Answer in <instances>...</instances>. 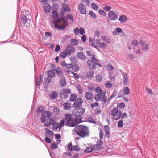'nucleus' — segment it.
Returning <instances> with one entry per match:
<instances>
[{"mask_svg":"<svg viewBox=\"0 0 158 158\" xmlns=\"http://www.w3.org/2000/svg\"><path fill=\"white\" fill-rule=\"evenodd\" d=\"M21 16H24L26 17H31V14L28 10H24L21 12Z\"/></svg>","mask_w":158,"mask_h":158,"instance_id":"19","label":"nucleus"},{"mask_svg":"<svg viewBox=\"0 0 158 158\" xmlns=\"http://www.w3.org/2000/svg\"><path fill=\"white\" fill-rule=\"evenodd\" d=\"M92 60H88L87 63L90 69H94L96 68V65H97L99 67H102V65L100 63H98V62L94 56L93 58H91Z\"/></svg>","mask_w":158,"mask_h":158,"instance_id":"7","label":"nucleus"},{"mask_svg":"<svg viewBox=\"0 0 158 158\" xmlns=\"http://www.w3.org/2000/svg\"><path fill=\"white\" fill-rule=\"evenodd\" d=\"M79 33L81 35H83L85 33L84 29L82 27L80 28L79 30Z\"/></svg>","mask_w":158,"mask_h":158,"instance_id":"64","label":"nucleus"},{"mask_svg":"<svg viewBox=\"0 0 158 158\" xmlns=\"http://www.w3.org/2000/svg\"><path fill=\"white\" fill-rule=\"evenodd\" d=\"M86 53L87 56H89V57H91V58H93L94 56V57L95 58V55L94 54V53H93V54H92L91 51H87Z\"/></svg>","mask_w":158,"mask_h":158,"instance_id":"47","label":"nucleus"},{"mask_svg":"<svg viewBox=\"0 0 158 158\" xmlns=\"http://www.w3.org/2000/svg\"><path fill=\"white\" fill-rule=\"evenodd\" d=\"M75 132L82 138L87 136L89 135L88 127L86 126L78 125L74 129Z\"/></svg>","mask_w":158,"mask_h":158,"instance_id":"2","label":"nucleus"},{"mask_svg":"<svg viewBox=\"0 0 158 158\" xmlns=\"http://www.w3.org/2000/svg\"><path fill=\"white\" fill-rule=\"evenodd\" d=\"M62 6L64 11L66 12L70 11V9L69 6L68 4L64 3L62 4Z\"/></svg>","mask_w":158,"mask_h":158,"instance_id":"25","label":"nucleus"},{"mask_svg":"<svg viewBox=\"0 0 158 158\" xmlns=\"http://www.w3.org/2000/svg\"><path fill=\"white\" fill-rule=\"evenodd\" d=\"M111 8H112L111 6H107L104 7L103 8V9L106 11H109L111 9Z\"/></svg>","mask_w":158,"mask_h":158,"instance_id":"58","label":"nucleus"},{"mask_svg":"<svg viewBox=\"0 0 158 158\" xmlns=\"http://www.w3.org/2000/svg\"><path fill=\"white\" fill-rule=\"evenodd\" d=\"M57 94L56 91L52 92L49 95V97L51 99H54L57 96Z\"/></svg>","mask_w":158,"mask_h":158,"instance_id":"21","label":"nucleus"},{"mask_svg":"<svg viewBox=\"0 0 158 158\" xmlns=\"http://www.w3.org/2000/svg\"><path fill=\"white\" fill-rule=\"evenodd\" d=\"M93 147L94 151H96L100 150L102 148V146H100L97 144L94 145Z\"/></svg>","mask_w":158,"mask_h":158,"instance_id":"27","label":"nucleus"},{"mask_svg":"<svg viewBox=\"0 0 158 158\" xmlns=\"http://www.w3.org/2000/svg\"><path fill=\"white\" fill-rule=\"evenodd\" d=\"M71 92L70 90L68 89H64L61 92V96L62 97L66 98L68 96V94Z\"/></svg>","mask_w":158,"mask_h":158,"instance_id":"11","label":"nucleus"},{"mask_svg":"<svg viewBox=\"0 0 158 158\" xmlns=\"http://www.w3.org/2000/svg\"><path fill=\"white\" fill-rule=\"evenodd\" d=\"M65 50L69 54V55H70L71 52L74 51V49L72 45H67V48Z\"/></svg>","mask_w":158,"mask_h":158,"instance_id":"14","label":"nucleus"},{"mask_svg":"<svg viewBox=\"0 0 158 158\" xmlns=\"http://www.w3.org/2000/svg\"><path fill=\"white\" fill-rule=\"evenodd\" d=\"M117 94V92L116 91H114L113 92L112 94L109 98V100L113 98L116 96Z\"/></svg>","mask_w":158,"mask_h":158,"instance_id":"56","label":"nucleus"},{"mask_svg":"<svg viewBox=\"0 0 158 158\" xmlns=\"http://www.w3.org/2000/svg\"><path fill=\"white\" fill-rule=\"evenodd\" d=\"M85 111V109L81 107L74 109L73 111L72 114L75 116V119L76 123L78 124L81 122V116L84 114Z\"/></svg>","mask_w":158,"mask_h":158,"instance_id":"3","label":"nucleus"},{"mask_svg":"<svg viewBox=\"0 0 158 158\" xmlns=\"http://www.w3.org/2000/svg\"><path fill=\"white\" fill-rule=\"evenodd\" d=\"M94 151L93 147H88L85 150V152H89Z\"/></svg>","mask_w":158,"mask_h":158,"instance_id":"41","label":"nucleus"},{"mask_svg":"<svg viewBox=\"0 0 158 158\" xmlns=\"http://www.w3.org/2000/svg\"><path fill=\"white\" fill-rule=\"evenodd\" d=\"M58 148L57 144L55 143H52L51 145V148L54 149Z\"/></svg>","mask_w":158,"mask_h":158,"instance_id":"61","label":"nucleus"},{"mask_svg":"<svg viewBox=\"0 0 158 158\" xmlns=\"http://www.w3.org/2000/svg\"><path fill=\"white\" fill-rule=\"evenodd\" d=\"M98 12L99 13L102 15H106V13L103 10L101 9H100L98 10Z\"/></svg>","mask_w":158,"mask_h":158,"instance_id":"60","label":"nucleus"},{"mask_svg":"<svg viewBox=\"0 0 158 158\" xmlns=\"http://www.w3.org/2000/svg\"><path fill=\"white\" fill-rule=\"evenodd\" d=\"M83 102V100L81 98H78L73 104V106L75 108H78L82 106Z\"/></svg>","mask_w":158,"mask_h":158,"instance_id":"10","label":"nucleus"},{"mask_svg":"<svg viewBox=\"0 0 158 158\" xmlns=\"http://www.w3.org/2000/svg\"><path fill=\"white\" fill-rule=\"evenodd\" d=\"M45 130L47 133L50 136L53 135V133L48 128H45Z\"/></svg>","mask_w":158,"mask_h":158,"instance_id":"45","label":"nucleus"},{"mask_svg":"<svg viewBox=\"0 0 158 158\" xmlns=\"http://www.w3.org/2000/svg\"><path fill=\"white\" fill-rule=\"evenodd\" d=\"M131 44L134 46H137L138 44V42L136 39H134L132 41Z\"/></svg>","mask_w":158,"mask_h":158,"instance_id":"54","label":"nucleus"},{"mask_svg":"<svg viewBox=\"0 0 158 158\" xmlns=\"http://www.w3.org/2000/svg\"><path fill=\"white\" fill-rule=\"evenodd\" d=\"M94 71L91 69H89L86 73L85 77L88 79H91L94 77Z\"/></svg>","mask_w":158,"mask_h":158,"instance_id":"13","label":"nucleus"},{"mask_svg":"<svg viewBox=\"0 0 158 158\" xmlns=\"http://www.w3.org/2000/svg\"><path fill=\"white\" fill-rule=\"evenodd\" d=\"M111 82L109 81H106L104 84L105 86L108 88L112 87L113 84L111 83Z\"/></svg>","mask_w":158,"mask_h":158,"instance_id":"29","label":"nucleus"},{"mask_svg":"<svg viewBox=\"0 0 158 158\" xmlns=\"http://www.w3.org/2000/svg\"><path fill=\"white\" fill-rule=\"evenodd\" d=\"M116 75H112L111 73L110 74V75L109 76V77L110 79L111 80V81H115L116 80Z\"/></svg>","mask_w":158,"mask_h":158,"instance_id":"37","label":"nucleus"},{"mask_svg":"<svg viewBox=\"0 0 158 158\" xmlns=\"http://www.w3.org/2000/svg\"><path fill=\"white\" fill-rule=\"evenodd\" d=\"M149 44H146L144 46H143L142 49L143 50L147 51L149 48Z\"/></svg>","mask_w":158,"mask_h":158,"instance_id":"53","label":"nucleus"},{"mask_svg":"<svg viewBox=\"0 0 158 158\" xmlns=\"http://www.w3.org/2000/svg\"><path fill=\"white\" fill-rule=\"evenodd\" d=\"M66 17L67 19H70L72 22H73V18L71 14H67L66 16Z\"/></svg>","mask_w":158,"mask_h":158,"instance_id":"62","label":"nucleus"},{"mask_svg":"<svg viewBox=\"0 0 158 158\" xmlns=\"http://www.w3.org/2000/svg\"><path fill=\"white\" fill-rule=\"evenodd\" d=\"M111 115L114 120H118L121 118V111L118 110V108L115 107L112 109L110 112Z\"/></svg>","mask_w":158,"mask_h":158,"instance_id":"5","label":"nucleus"},{"mask_svg":"<svg viewBox=\"0 0 158 158\" xmlns=\"http://www.w3.org/2000/svg\"><path fill=\"white\" fill-rule=\"evenodd\" d=\"M41 120L43 123H44L46 122V119L44 114H42V117L41 118Z\"/></svg>","mask_w":158,"mask_h":158,"instance_id":"63","label":"nucleus"},{"mask_svg":"<svg viewBox=\"0 0 158 158\" xmlns=\"http://www.w3.org/2000/svg\"><path fill=\"white\" fill-rule=\"evenodd\" d=\"M70 42L72 45H76L78 43V41L74 39H71L70 40Z\"/></svg>","mask_w":158,"mask_h":158,"instance_id":"51","label":"nucleus"},{"mask_svg":"<svg viewBox=\"0 0 158 158\" xmlns=\"http://www.w3.org/2000/svg\"><path fill=\"white\" fill-rule=\"evenodd\" d=\"M127 114L126 112H124L122 114L121 113V118L122 119H123L124 118H127Z\"/></svg>","mask_w":158,"mask_h":158,"instance_id":"52","label":"nucleus"},{"mask_svg":"<svg viewBox=\"0 0 158 158\" xmlns=\"http://www.w3.org/2000/svg\"><path fill=\"white\" fill-rule=\"evenodd\" d=\"M96 79L97 82H101L102 81V77L101 75L98 74L96 76Z\"/></svg>","mask_w":158,"mask_h":158,"instance_id":"39","label":"nucleus"},{"mask_svg":"<svg viewBox=\"0 0 158 158\" xmlns=\"http://www.w3.org/2000/svg\"><path fill=\"white\" fill-rule=\"evenodd\" d=\"M77 56L81 60H85L86 59V56L81 52H77Z\"/></svg>","mask_w":158,"mask_h":158,"instance_id":"17","label":"nucleus"},{"mask_svg":"<svg viewBox=\"0 0 158 158\" xmlns=\"http://www.w3.org/2000/svg\"><path fill=\"white\" fill-rule=\"evenodd\" d=\"M29 18L30 17H26L24 16H21V20L24 25H25Z\"/></svg>","mask_w":158,"mask_h":158,"instance_id":"24","label":"nucleus"},{"mask_svg":"<svg viewBox=\"0 0 158 158\" xmlns=\"http://www.w3.org/2000/svg\"><path fill=\"white\" fill-rule=\"evenodd\" d=\"M89 15L93 18H96V16L94 13L92 11H90L89 12Z\"/></svg>","mask_w":158,"mask_h":158,"instance_id":"55","label":"nucleus"},{"mask_svg":"<svg viewBox=\"0 0 158 158\" xmlns=\"http://www.w3.org/2000/svg\"><path fill=\"white\" fill-rule=\"evenodd\" d=\"M97 44H98L99 45V46L102 49H105L106 48V45L105 43L103 42L99 43L98 42Z\"/></svg>","mask_w":158,"mask_h":158,"instance_id":"36","label":"nucleus"},{"mask_svg":"<svg viewBox=\"0 0 158 158\" xmlns=\"http://www.w3.org/2000/svg\"><path fill=\"white\" fill-rule=\"evenodd\" d=\"M123 121L122 119H121L118 122L117 124V126L118 127L121 128L123 127Z\"/></svg>","mask_w":158,"mask_h":158,"instance_id":"43","label":"nucleus"},{"mask_svg":"<svg viewBox=\"0 0 158 158\" xmlns=\"http://www.w3.org/2000/svg\"><path fill=\"white\" fill-rule=\"evenodd\" d=\"M67 25V23L66 19L64 17L60 18H57V20L55 21V27L62 30Z\"/></svg>","mask_w":158,"mask_h":158,"instance_id":"4","label":"nucleus"},{"mask_svg":"<svg viewBox=\"0 0 158 158\" xmlns=\"http://www.w3.org/2000/svg\"><path fill=\"white\" fill-rule=\"evenodd\" d=\"M42 114H44V116L47 117H50L52 115V113L48 111H44Z\"/></svg>","mask_w":158,"mask_h":158,"instance_id":"38","label":"nucleus"},{"mask_svg":"<svg viewBox=\"0 0 158 158\" xmlns=\"http://www.w3.org/2000/svg\"><path fill=\"white\" fill-rule=\"evenodd\" d=\"M63 108L65 110H69L71 108V104L69 102L64 103L63 104Z\"/></svg>","mask_w":158,"mask_h":158,"instance_id":"23","label":"nucleus"},{"mask_svg":"<svg viewBox=\"0 0 158 158\" xmlns=\"http://www.w3.org/2000/svg\"><path fill=\"white\" fill-rule=\"evenodd\" d=\"M52 17L54 19L56 18H58L57 17L58 14L56 11H53L52 12Z\"/></svg>","mask_w":158,"mask_h":158,"instance_id":"44","label":"nucleus"},{"mask_svg":"<svg viewBox=\"0 0 158 158\" xmlns=\"http://www.w3.org/2000/svg\"><path fill=\"white\" fill-rule=\"evenodd\" d=\"M98 130L99 131V137L101 139H102L103 137V133L102 130L100 128H99Z\"/></svg>","mask_w":158,"mask_h":158,"instance_id":"49","label":"nucleus"},{"mask_svg":"<svg viewBox=\"0 0 158 158\" xmlns=\"http://www.w3.org/2000/svg\"><path fill=\"white\" fill-rule=\"evenodd\" d=\"M93 96V94L91 92H87L85 94V97L87 100H91Z\"/></svg>","mask_w":158,"mask_h":158,"instance_id":"16","label":"nucleus"},{"mask_svg":"<svg viewBox=\"0 0 158 158\" xmlns=\"http://www.w3.org/2000/svg\"><path fill=\"white\" fill-rule=\"evenodd\" d=\"M105 69L107 71H113L114 70V68L111 64H108L105 66Z\"/></svg>","mask_w":158,"mask_h":158,"instance_id":"22","label":"nucleus"},{"mask_svg":"<svg viewBox=\"0 0 158 158\" xmlns=\"http://www.w3.org/2000/svg\"><path fill=\"white\" fill-rule=\"evenodd\" d=\"M64 122L67 126L74 127L76 125L75 123L72 119V115L70 114H67L64 115Z\"/></svg>","mask_w":158,"mask_h":158,"instance_id":"6","label":"nucleus"},{"mask_svg":"<svg viewBox=\"0 0 158 158\" xmlns=\"http://www.w3.org/2000/svg\"><path fill=\"white\" fill-rule=\"evenodd\" d=\"M109 19L112 21H115L118 19V16L115 12L113 11H110L108 14Z\"/></svg>","mask_w":158,"mask_h":158,"instance_id":"9","label":"nucleus"},{"mask_svg":"<svg viewBox=\"0 0 158 158\" xmlns=\"http://www.w3.org/2000/svg\"><path fill=\"white\" fill-rule=\"evenodd\" d=\"M123 93L124 95H128L130 93V90L127 86H126L123 88Z\"/></svg>","mask_w":158,"mask_h":158,"instance_id":"20","label":"nucleus"},{"mask_svg":"<svg viewBox=\"0 0 158 158\" xmlns=\"http://www.w3.org/2000/svg\"><path fill=\"white\" fill-rule=\"evenodd\" d=\"M104 128L106 135L108 136L110 134V128L108 125H106L104 126Z\"/></svg>","mask_w":158,"mask_h":158,"instance_id":"35","label":"nucleus"},{"mask_svg":"<svg viewBox=\"0 0 158 158\" xmlns=\"http://www.w3.org/2000/svg\"><path fill=\"white\" fill-rule=\"evenodd\" d=\"M117 108H119L121 109L123 108L126 107L125 104L122 102L118 103L117 106Z\"/></svg>","mask_w":158,"mask_h":158,"instance_id":"42","label":"nucleus"},{"mask_svg":"<svg viewBox=\"0 0 158 158\" xmlns=\"http://www.w3.org/2000/svg\"><path fill=\"white\" fill-rule=\"evenodd\" d=\"M79 66L77 64L72 65V69L74 71L77 72L79 70Z\"/></svg>","mask_w":158,"mask_h":158,"instance_id":"32","label":"nucleus"},{"mask_svg":"<svg viewBox=\"0 0 158 158\" xmlns=\"http://www.w3.org/2000/svg\"><path fill=\"white\" fill-rule=\"evenodd\" d=\"M50 8L51 6L49 4H48L43 7L44 11L47 12H49L50 11Z\"/></svg>","mask_w":158,"mask_h":158,"instance_id":"33","label":"nucleus"},{"mask_svg":"<svg viewBox=\"0 0 158 158\" xmlns=\"http://www.w3.org/2000/svg\"><path fill=\"white\" fill-rule=\"evenodd\" d=\"M45 109V108L43 107V106H40L36 110V112L37 113H39V112H41L42 113V114L43 112H44V109Z\"/></svg>","mask_w":158,"mask_h":158,"instance_id":"40","label":"nucleus"},{"mask_svg":"<svg viewBox=\"0 0 158 158\" xmlns=\"http://www.w3.org/2000/svg\"><path fill=\"white\" fill-rule=\"evenodd\" d=\"M88 90L89 91H93L94 90H95V89L94 87L92 85H90L87 88Z\"/></svg>","mask_w":158,"mask_h":158,"instance_id":"59","label":"nucleus"},{"mask_svg":"<svg viewBox=\"0 0 158 158\" xmlns=\"http://www.w3.org/2000/svg\"><path fill=\"white\" fill-rule=\"evenodd\" d=\"M56 72L59 76H61L63 73L60 68L58 67L55 69Z\"/></svg>","mask_w":158,"mask_h":158,"instance_id":"30","label":"nucleus"},{"mask_svg":"<svg viewBox=\"0 0 158 158\" xmlns=\"http://www.w3.org/2000/svg\"><path fill=\"white\" fill-rule=\"evenodd\" d=\"M88 120L89 121L90 123L96 124V123L95 120L93 119L91 116H89L88 117Z\"/></svg>","mask_w":158,"mask_h":158,"instance_id":"48","label":"nucleus"},{"mask_svg":"<svg viewBox=\"0 0 158 158\" xmlns=\"http://www.w3.org/2000/svg\"><path fill=\"white\" fill-rule=\"evenodd\" d=\"M95 92L97 94L95 95L94 98L96 101H101L105 103L107 100V97L105 95L106 91L102 90L100 87H98L95 88Z\"/></svg>","mask_w":158,"mask_h":158,"instance_id":"1","label":"nucleus"},{"mask_svg":"<svg viewBox=\"0 0 158 158\" xmlns=\"http://www.w3.org/2000/svg\"><path fill=\"white\" fill-rule=\"evenodd\" d=\"M60 84L61 86L64 87L67 84L65 79L64 78H62L60 81Z\"/></svg>","mask_w":158,"mask_h":158,"instance_id":"31","label":"nucleus"},{"mask_svg":"<svg viewBox=\"0 0 158 158\" xmlns=\"http://www.w3.org/2000/svg\"><path fill=\"white\" fill-rule=\"evenodd\" d=\"M48 75V77L52 78L54 77L55 75V73L51 70H49L47 72Z\"/></svg>","mask_w":158,"mask_h":158,"instance_id":"28","label":"nucleus"},{"mask_svg":"<svg viewBox=\"0 0 158 158\" xmlns=\"http://www.w3.org/2000/svg\"><path fill=\"white\" fill-rule=\"evenodd\" d=\"M77 98V95L74 93L72 94L70 97L69 100L70 101L73 102L75 101Z\"/></svg>","mask_w":158,"mask_h":158,"instance_id":"26","label":"nucleus"},{"mask_svg":"<svg viewBox=\"0 0 158 158\" xmlns=\"http://www.w3.org/2000/svg\"><path fill=\"white\" fill-rule=\"evenodd\" d=\"M91 6L94 10H97L98 9V6L94 3H92L91 4Z\"/></svg>","mask_w":158,"mask_h":158,"instance_id":"50","label":"nucleus"},{"mask_svg":"<svg viewBox=\"0 0 158 158\" xmlns=\"http://www.w3.org/2000/svg\"><path fill=\"white\" fill-rule=\"evenodd\" d=\"M68 55H69V54L67 53L65 50H64L60 53V56L62 58H64L66 57V56Z\"/></svg>","mask_w":158,"mask_h":158,"instance_id":"34","label":"nucleus"},{"mask_svg":"<svg viewBox=\"0 0 158 158\" xmlns=\"http://www.w3.org/2000/svg\"><path fill=\"white\" fill-rule=\"evenodd\" d=\"M127 19V16L124 15H120L119 18V21L122 23H124L126 22Z\"/></svg>","mask_w":158,"mask_h":158,"instance_id":"18","label":"nucleus"},{"mask_svg":"<svg viewBox=\"0 0 158 158\" xmlns=\"http://www.w3.org/2000/svg\"><path fill=\"white\" fill-rule=\"evenodd\" d=\"M64 120H62L59 123L55 122L53 124H52V129L53 130H56L58 129L60 130L64 125Z\"/></svg>","mask_w":158,"mask_h":158,"instance_id":"8","label":"nucleus"},{"mask_svg":"<svg viewBox=\"0 0 158 158\" xmlns=\"http://www.w3.org/2000/svg\"><path fill=\"white\" fill-rule=\"evenodd\" d=\"M81 1L82 2L85 3L87 6H89L90 3L89 0H81Z\"/></svg>","mask_w":158,"mask_h":158,"instance_id":"57","label":"nucleus"},{"mask_svg":"<svg viewBox=\"0 0 158 158\" xmlns=\"http://www.w3.org/2000/svg\"><path fill=\"white\" fill-rule=\"evenodd\" d=\"M79 9L80 10V13L83 14H86V9L85 6L83 4L81 3L78 6Z\"/></svg>","mask_w":158,"mask_h":158,"instance_id":"12","label":"nucleus"},{"mask_svg":"<svg viewBox=\"0 0 158 158\" xmlns=\"http://www.w3.org/2000/svg\"><path fill=\"white\" fill-rule=\"evenodd\" d=\"M47 122L50 125L52 126V124H53L55 122L54 120L52 118H48L47 120Z\"/></svg>","mask_w":158,"mask_h":158,"instance_id":"46","label":"nucleus"},{"mask_svg":"<svg viewBox=\"0 0 158 158\" xmlns=\"http://www.w3.org/2000/svg\"><path fill=\"white\" fill-rule=\"evenodd\" d=\"M123 77V83L125 85H127L128 84V79L127 75L126 73L123 72L122 73Z\"/></svg>","mask_w":158,"mask_h":158,"instance_id":"15","label":"nucleus"}]
</instances>
